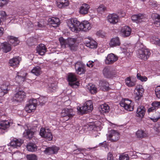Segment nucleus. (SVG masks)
Instances as JSON below:
<instances>
[{
	"label": "nucleus",
	"mask_w": 160,
	"mask_h": 160,
	"mask_svg": "<svg viewBox=\"0 0 160 160\" xmlns=\"http://www.w3.org/2000/svg\"><path fill=\"white\" fill-rule=\"evenodd\" d=\"M26 158L28 160H37V156L34 154H27Z\"/></svg>",
	"instance_id": "obj_46"
},
{
	"label": "nucleus",
	"mask_w": 160,
	"mask_h": 160,
	"mask_svg": "<svg viewBox=\"0 0 160 160\" xmlns=\"http://www.w3.org/2000/svg\"><path fill=\"white\" fill-rule=\"evenodd\" d=\"M137 78L142 82L146 81L148 80V78L146 76H142L139 73L137 74Z\"/></svg>",
	"instance_id": "obj_48"
},
{
	"label": "nucleus",
	"mask_w": 160,
	"mask_h": 160,
	"mask_svg": "<svg viewBox=\"0 0 160 160\" xmlns=\"http://www.w3.org/2000/svg\"><path fill=\"white\" fill-rule=\"evenodd\" d=\"M136 135L138 138H142L147 137V134L144 131L140 129L138 130L137 131Z\"/></svg>",
	"instance_id": "obj_39"
},
{
	"label": "nucleus",
	"mask_w": 160,
	"mask_h": 160,
	"mask_svg": "<svg viewBox=\"0 0 160 160\" xmlns=\"http://www.w3.org/2000/svg\"><path fill=\"white\" fill-rule=\"evenodd\" d=\"M107 158L108 160H114V158L111 152H109L108 153Z\"/></svg>",
	"instance_id": "obj_54"
},
{
	"label": "nucleus",
	"mask_w": 160,
	"mask_h": 160,
	"mask_svg": "<svg viewBox=\"0 0 160 160\" xmlns=\"http://www.w3.org/2000/svg\"><path fill=\"white\" fill-rule=\"evenodd\" d=\"M102 73L104 77L106 78H112L114 74L113 71L108 67H105L102 70Z\"/></svg>",
	"instance_id": "obj_20"
},
{
	"label": "nucleus",
	"mask_w": 160,
	"mask_h": 160,
	"mask_svg": "<svg viewBox=\"0 0 160 160\" xmlns=\"http://www.w3.org/2000/svg\"><path fill=\"white\" fill-rule=\"evenodd\" d=\"M59 41L60 42L62 47L64 48L67 47V40L65 39L63 37H61L59 39Z\"/></svg>",
	"instance_id": "obj_44"
},
{
	"label": "nucleus",
	"mask_w": 160,
	"mask_h": 160,
	"mask_svg": "<svg viewBox=\"0 0 160 160\" xmlns=\"http://www.w3.org/2000/svg\"><path fill=\"white\" fill-rule=\"evenodd\" d=\"M31 72L37 76L39 75L42 73L41 68L39 66L33 68Z\"/></svg>",
	"instance_id": "obj_41"
},
{
	"label": "nucleus",
	"mask_w": 160,
	"mask_h": 160,
	"mask_svg": "<svg viewBox=\"0 0 160 160\" xmlns=\"http://www.w3.org/2000/svg\"><path fill=\"white\" fill-rule=\"evenodd\" d=\"M47 48L45 45L43 44H41L36 48L37 52L41 55H44L46 52Z\"/></svg>",
	"instance_id": "obj_32"
},
{
	"label": "nucleus",
	"mask_w": 160,
	"mask_h": 160,
	"mask_svg": "<svg viewBox=\"0 0 160 160\" xmlns=\"http://www.w3.org/2000/svg\"><path fill=\"white\" fill-rule=\"evenodd\" d=\"M3 52L7 53L11 51L12 49L11 44L6 42L1 43V45Z\"/></svg>",
	"instance_id": "obj_33"
},
{
	"label": "nucleus",
	"mask_w": 160,
	"mask_h": 160,
	"mask_svg": "<svg viewBox=\"0 0 160 160\" xmlns=\"http://www.w3.org/2000/svg\"><path fill=\"white\" fill-rule=\"evenodd\" d=\"M99 109L101 114H104V113L109 112L110 110V107L108 104L104 103L100 106Z\"/></svg>",
	"instance_id": "obj_31"
},
{
	"label": "nucleus",
	"mask_w": 160,
	"mask_h": 160,
	"mask_svg": "<svg viewBox=\"0 0 160 160\" xmlns=\"http://www.w3.org/2000/svg\"><path fill=\"white\" fill-rule=\"evenodd\" d=\"M155 91L157 97L160 98V85L157 86L155 88Z\"/></svg>",
	"instance_id": "obj_49"
},
{
	"label": "nucleus",
	"mask_w": 160,
	"mask_h": 160,
	"mask_svg": "<svg viewBox=\"0 0 160 160\" xmlns=\"http://www.w3.org/2000/svg\"><path fill=\"white\" fill-rule=\"evenodd\" d=\"M118 59L117 56L112 53L108 54L105 60V63L106 64H112L116 61Z\"/></svg>",
	"instance_id": "obj_15"
},
{
	"label": "nucleus",
	"mask_w": 160,
	"mask_h": 160,
	"mask_svg": "<svg viewBox=\"0 0 160 160\" xmlns=\"http://www.w3.org/2000/svg\"><path fill=\"white\" fill-rule=\"evenodd\" d=\"M155 21L154 22V24L157 27H159L160 26V23L159 22L157 21L156 19H155Z\"/></svg>",
	"instance_id": "obj_61"
},
{
	"label": "nucleus",
	"mask_w": 160,
	"mask_h": 160,
	"mask_svg": "<svg viewBox=\"0 0 160 160\" xmlns=\"http://www.w3.org/2000/svg\"><path fill=\"white\" fill-rule=\"evenodd\" d=\"M36 127L32 128L26 129L23 133V137L27 139H31L33 137L34 133L36 131Z\"/></svg>",
	"instance_id": "obj_12"
},
{
	"label": "nucleus",
	"mask_w": 160,
	"mask_h": 160,
	"mask_svg": "<svg viewBox=\"0 0 160 160\" xmlns=\"http://www.w3.org/2000/svg\"><path fill=\"white\" fill-rule=\"evenodd\" d=\"M49 24L53 27H57L60 24V20L59 18L52 17L48 20Z\"/></svg>",
	"instance_id": "obj_26"
},
{
	"label": "nucleus",
	"mask_w": 160,
	"mask_h": 160,
	"mask_svg": "<svg viewBox=\"0 0 160 160\" xmlns=\"http://www.w3.org/2000/svg\"><path fill=\"white\" fill-rule=\"evenodd\" d=\"M120 44V40L118 37L112 38L109 43V45L110 47L119 46Z\"/></svg>",
	"instance_id": "obj_30"
},
{
	"label": "nucleus",
	"mask_w": 160,
	"mask_h": 160,
	"mask_svg": "<svg viewBox=\"0 0 160 160\" xmlns=\"http://www.w3.org/2000/svg\"><path fill=\"white\" fill-rule=\"evenodd\" d=\"M100 88L103 91H108L110 89L109 83L105 80L100 81L99 84Z\"/></svg>",
	"instance_id": "obj_24"
},
{
	"label": "nucleus",
	"mask_w": 160,
	"mask_h": 160,
	"mask_svg": "<svg viewBox=\"0 0 160 160\" xmlns=\"http://www.w3.org/2000/svg\"><path fill=\"white\" fill-rule=\"evenodd\" d=\"M75 68L77 73L81 75L84 73L86 72L85 67L84 64L81 62L78 61L75 65Z\"/></svg>",
	"instance_id": "obj_14"
},
{
	"label": "nucleus",
	"mask_w": 160,
	"mask_h": 160,
	"mask_svg": "<svg viewBox=\"0 0 160 160\" xmlns=\"http://www.w3.org/2000/svg\"><path fill=\"white\" fill-rule=\"evenodd\" d=\"M76 42V40L74 38H68L67 39V47H69L72 51H76L77 48L75 44Z\"/></svg>",
	"instance_id": "obj_18"
},
{
	"label": "nucleus",
	"mask_w": 160,
	"mask_h": 160,
	"mask_svg": "<svg viewBox=\"0 0 160 160\" xmlns=\"http://www.w3.org/2000/svg\"><path fill=\"white\" fill-rule=\"evenodd\" d=\"M40 135L42 137L46 139L49 141H51L53 138L52 133L50 130H46L45 128H42L40 130Z\"/></svg>",
	"instance_id": "obj_8"
},
{
	"label": "nucleus",
	"mask_w": 160,
	"mask_h": 160,
	"mask_svg": "<svg viewBox=\"0 0 160 160\" xmlns=\"http://www.w3.org/2000/svg\"><path fill=\"white\" fill-rule=\"evenodd\" d=\"M69 85L72 88H77L79 85V83L78 81H76L69 84Z\"/></svg>",
	"instance_id": "obj_51"
},
{
	"label": "nucleus",
	"mask_w": 160,
	"mask_h": 160,
	"mask_svg": "<svg viewBox=\"0 0 160 160\" xmlns=\"http://www.w3.org/2000/svg\"><path fill=\"white\" fill-rule=\"evenodd\" d=\"M8 3L6 0H0V6L3 7Z\"/></svg>",
	"instance_id": "obj_56"
},
{
	"label": "nucleus",
	"mask_w": 160,
	"mask_h": 160,
	"mask_svg": "<svg viewBox=\"0 0 160 160\" xmlns=\"http://www.w3.org/2000/svg\"><path fill=\"white\" fill-rule=\"evenodd\" d=\"M4 29L0 27V37L2 36L3 33Z\"/></svg>",
	"instance_id": "obj_63"
},
{
	"label": "nucleus",
	"mask_w": 160,
	"mask_h": 160,
	"mask_svg": "<svg viewBox=\"0 0 160 160\" xmlns=\"http://www.w3.org/2000/svg\"><path fill=\"white\" fill-rule=\"evenodd\" d=\"M91 28V24L88 21H83L80 23L79 31L82 30L87 32L90 30Z\"/></svg>",
	"instance_id": "obj_17"
},
{
	"label": "nucleus",
	"mask_w": 160,
	"mask_h": 160,
	"mask_svg": "<svg viewBox=\"0 0 160 160\" xmlns=\"http://www.w3.org/2000/svg\"><path fill=\"white\" fill-rule=\"evenodd\" d=\"M158 116L157 117H154L153 118H151L150 119L151 120L153 121L154 122H156L158 119L160 118V113L159 112H157Z\"/></svg>",
	"instance_id": "obj_52"
},
{
	"label": "nucleus",
	"mask_w": 160,
	"mask_h": 160,
	"mask_svg": "<svg viewBox=\"0 0 160 160\" xmlns=\"http://www.w3.org/2000/svg\"><path fill=\"white\" fill-rule=\"evenodd\" d=\"M1 15L3 17V18H5L7 16V15L6 12L5 11H2L1 13Z\"/></svg>",
	"instance_id": "obj_62"
},
{
	"label": "nucleus",
	"mask_w": 160,
	"mask_h": 160,
	"mask_svg": "<svg viewBox=\"0 0 160 160\" xmlns=\"http://www.w3.org/2000/svg\"><path fill=\"white\" fill-rule=\"evenodd\" d=\"M86 46L91 48H96L97 47V43L94 40H89L86 42Z\"/></svg>",
	"instance_id": "obj_40"
},
{
	"label": "nucleus",
	"mask_w": 160,
	"mask_h": 160,
	"mask_svg": "<svg viewBox=\"0 0 160 160\" xmlns=\"http://www.w3.org/2000/svg\"><path fill=\"white\" fill-rule=\"evenodd\" d=\"M7 40L14 46L19 44L20 43V41L18 39V38L14 37L12 36H8Z\"/></svg>",
	"instance_id": "obj_29"
},
{
	"label": "nucleus",
	"mask_w": 160,
	"mask_h": 160,
	"mask_svg": "<svg viewBox=\"0 0 160 160\" xmlns=\"http://www.w3.org/2000/svg\"><path fill=\"white\" fill-rule=\"evenodd\" d=\"M109 135L107 136V139L111 142H115L119 138V133L117 131L112 130L109 131Z\"/></svg>",
	"instance_id": "obj_9"
},
{
	"label": "nucleus",
	"mask_w": 160,
	"mask_h": 160,
	"mask_svg": "<svg viewBox=\"0 0 160 160\" xmlns=\"http://www.w3.org/2000/svg\"><path fill=\"white\" fill-rule=\"evenodd\" d=\"M90 92L92 94H95L97 92V88L94 85H92L88 88Z\"/></svg>",
	"instance_id": "obj_47"
},
{
	"label": "nucleus",
	"mask_w": 160,
	"mask_h": 160,
	"mask_svg": "<svg viewBox=\"0 0 160 160\" xmlns=\"http://www.w3.org/2000/svg\"><path fill=\"white\" fill-rule=\"evenodd\" d=\"M59 147L55 145H53L51 147H48L46 148L43 151V152L46 155H50L57 154L59 150Z\"/></svg>",
	"instance_id": "obj_10"
},
{
	"label": "nucleus",
	"mask_w": 160,
	"mask_h": 160,
	"mask_svg": "<svg viewBox=\"0 0 160 160\" xmlns=\"http://www.w3.org/2000/svg\"><path fill=\"white\" fill-rule=\"evenodd\" d=\"M152 17L154 18L155 19L160 23V15L157 14H154L152 15Z\"/></svg>",
	"instance_id": "obj_53"
},
{
	"label": "nucleus",
	"mask_w": 160,
	"mask_h": 160,
	"mask_svg": "<svg viewBox=\"0 0 160 160\" xmlns=\"http://www.w3.org/2000/svg\"><path fill=\"white\" fill-rule=\"evenodd\" d=\"M73 110L71 109L65 108L62 110L61 113V115L62 117H68V119L72 118L73 116Z\"/></svg>",
	"instance_id": "obj_21"
},
{
	"label": "nucleus",
	"mask_w": 160,
	"mask_h": 160,
	"mask_svg": "<svg viewBox=\"0 0 160 160\" xmlns=\"http://www.w3.org/2000/svg\"><path fill=\"white\" fill-rule=\"evenodd\" d=\"M27 74V73L22 71L17 72L15 78L16 82L19 84L22 83L26 80Z\"/></svg>",
	"instance_id": "obj_11"
},
{
	"label": "nucleus",
	"mask_w": 160,
	"mask_h": 160,
	"mask_svg": "<svg viewBox=\"0 0 160 160\" xmlns=\"http://www.w3.org/2000/svg\"><path fill=\"white\" fill-rule=\"evenodd\" d=\"M82 151H84L83 149L78 148L77 149L74 150V152L75 154H79L81 153Z\"/></svg>",
	"instance_id": "obj_57"
},
{
	"label": "nucleus",
	"mask_w": 160,
	"mask_h": 160,
	"mask_svg": "<svg viewBox=\"0 0 160 160\" xmlns=\"http://www.w3.org/2000/svg\"><path fill=\"white\" fill-rule=\"evenodd\" d=\"M90 8V6L89 4L84 3L79 8V12L81 14L85 15L88 13Z\"/></svg>",
	"instance_id": "obj_28"
},
{
	"label": "nucleus",
	"mask_w": 160,
	"mask_h": 160,
	"mask_svg": "<svg viewBox=\"0 0 160 160\" xmlns=\"http://www.w3.org/2000/svg\"><path fill=\"white\" fill-rule=\"evenodd\" d=\"M50 87L53 90H55L57 88V86L55 85L54 84L52 83L51 84V86H50Z\"/></svg>",
	"instance_id": "obj_60"
},
{
	"label": "nucleus",
	"mask_w": 160,
	"mask_h": 160,
	"mask_svg": "<svg viewBox=\"0 0 160 160\" xmlns=\"http://www.w3.org/2000/svg\"><path fill=\"white\" fill-rule=\"evenodd\" d=\"M93 109V104L91 100L87 101L84 105L81 107H78L77 110L80 114L83 115L91 111Z\"/></svg>",
	"instance_id": "obj_2"
},
{
	"label": "nucleus",
	"mask_w": 160,
	"mask_h": 160,
	"mask_svg": "<svg viewBox=\"0 0 160 160\" xmlns=\"http://www.w3.org/2000/svg\"><path fill=\"white\" fill-rule=\"evenodd\" d=\"M149 4L152 8H156L158 5L156 2L154 1H151L149 2Z\"/></svg>",
	"instance_id": "obj_55"
},
{
	"label": "nucleus",
	"mask_w": 160,
	"mask_h": 160,
	"mask_svg": "<svg viewBox=\"0 0 160 160\" xmlns=\"http://www.w3.org/2000/svg\"><path fill=\"white\" fill-rule=\"evenodd\" d=\"M9 88V83L8 82L4 83L1 85L0 88L2 91L1 92L3 93V95L8 92Z\"/></svg>",
	"instance_id": "obj_35"
},
{
	"label": "nucleus",
	"mask_w": 160,
	"mask_h": 160,
	"mask_svg": "<svg viewBox=\"0 0 160 160\" xmlns=\"http://www.w3.org/2000/svg\"><path fill=\"white\" fill-rule=\"evenodd\" d=\"M19 61L17 58H13L9 60V63L10 66L13 67H17L19 64Z\"/></svg>",
	"instance_id": "obj_38"
},
{
	"label": "nucleus",
	"mask_w": 160,
	"mask_h": 160,
	"mask_svg": "<svg viewBox=\"0 0 160 160\" xmlns=\"http://www.w3.org/2000/svg\"><path fill=\"white\" fill-rule=\"evenodd\" d=\"M26 97V93L22 90H19L14 94L12 100L13 102L21 103L24 101Z\"/></svg>",
	"instance_id": "obj_4"
},
{
	"label": "nucleus",
	"mask_w": 160,
	"mask_h": 160,
	"mask_svg": "<svg viewBox=\"0 0 160 160\" xmlns=\"http://www.w3.org/2000/svg\"><path fill=\"white\" fill-rule=\"evenodd\" d=\"M106 9V8L103 5H100L97 9L98 12L99 13L102 14Z\"/></svg>",
	"instance_id": "obj_45"
},
{
	"label": "nucleus",
	"mask_w": 160,
	"mask_h": 160,
	"mask_svg": "<svg viewBox=\"0 0 160 160\" xmlns=\"http://www.w3.org/2000/svg\"><path fill=\"white\" fill-rule=\"evenodd\" d=\"M120 104L121 107H124L127 111H132L133 110L134 102L128 98L124 99V102H120Z\"/></svg>",
	"instance_id": "obj_7"
},
{
	"label": "nucleus",
	"mask_w": 160,
	"mask_h": 160,
	"mask_svg": "<svg viewBox=\"0 0 160 160\" xmlns=\"http://www.w3.org/2000/svg\"><path fill=\"white\" fill-rule=\"evenodd\" d=\"M67 80L69 84L72 82H74L77 80L76 76L75 74L72 73H69L67 78Z\"/></svg>",
	"instance_id": "obj_36"
},
{
	"label": "nucleus",
	"mask_w": 160,
	"mask_h": 160,
	"mask_svg": "<svg viewBox=\"0 0 160 160\" xmlns=\"http://www.w3.org/2000/svg\"><path fill=\"white\" fill-rule=\"evenodd\" d=\"M94 62L89 61L87 64V66L89 68H92L94 66Z\"/></svg>",
	"instance_id": "obj_59"
},
{
	"label": "nucleus",
	"mask_w": 160,
	"mask_h": 160,
	"mask_svg": "<svg viewBox=\"0 0 160 160\" xmlns=\"http://www.w3.org/2000/svg\"><path fill=\"white\" fill-rule=\"evenodd\" d=\"M47 99L44 97H40L38 99V105H40V106H42L44 105L46 102H47Z\"/></svg>",
	"instance_id": "obj_43"
},
{
	"label": "nucleus",
	"mask_w": 160,
	"mask_h": 160,
	"mask_svg": "<svg viewBox=\"0 0 160 160\" xmlns=\"http://www.w3.org/2000/svg\"><path fill=\"white\" fill-rule=\"evenodd\" d=\"M143 17L144 15L143 14L139 13L132 15L131 16V18L132 21L136 22H139L142 21V19L143 18Z\"/></svg>",
	"instance_id": "obj_34"
},
{
	"label": "nucleus",
	"mask_w": 160,
	"mask_h": 160,
	"mask_svg": "<svg viewBox=\"0 0 160 160\" xmlns=\"http://www.w3.org/2000/svg\"><path fill=\"white\" fill-rule=\"evenodd\" d=\"M154 42L156 44L160 46V39H158V40H156Z\"/></svg>",
	"instance_id": "obj_64"
},
{
	"label": "nucleus",
	"mask_w": 160,
	"mask_h": 160,
	"mask_svg": "<svg viewBox=\"0 0 160 160\" xmlns=\"http://www.w3.org/2000/svg\"><path fill=\"white\" fill-rule=\"evenodd\" d=\"M152 107L148 108L147 112L148 113L156 111L158 108H160V101H155L151 104Z\"/></svg>",
	"instance_id": "obj_19"
},
{
	"label": "nucleus",
	"mask_w": 160,
	"mask_h": 160,
	"mask_svg": "<svg viewBox=\"0 0 160 160\" xmlns=\"http://www.w3.org/2000/svg\"><path fill=\"white\" fill-rule=\"evenodd\" d=\"M80 23L76 18L70 19L67 22L68 26L70 30L76 33H78L79 31Z\"/></svg>",
	"instance_id": "obj_1"
},
{
	"label": "nucleus",
	"mask_w": 160,
	"mask_h": 160,
	"mask_svg": "<svg viewBox=\"0 0 160 160\" xmlns=\"http://www.w3.org/2000/svg\"><path fill=\"white\" fill-rule=\"evenodd\" d=\"M146 109L145 107L142 105L138 107L136 111V116L141 118H143L144 116Z\"/></svg>",
	"instance_id": "obj_23"
},
{
	"label": "nucleus",
	"mask_w": 160,
	"mask_h": 160,
	"mask_svg": "<svg viewBox=\"0 0 160 160\" xmlns=\"http://www.w3.org/2000/svg\"><path fill=\"white\" fill-rule=\"evenodd\" d=\"M26 147L28 151L30 152H34L37 149V147L36 144L32 142L28 143Z\"/></svg>",
	"instance_id": "obj_37"
},
{
	"label": "nucleus",
	"mask_w": 160,
	"mask_h": 160,
	"mask_svg": "<svg viewBox=\"0 0 160 160\" xmlns=\"http://www.w3.org/2000/svg\"><path fill=\"white\" fill-rule=\"evenodd\" d=\"M131 31L132 29L129 26H125L122 28L120 32L124 37H127L130 35Z\"/></svg>",
	"instance_id": "obj_22"
},
{
	"label": "nucleus",
	"mask_w": 160,
	"mask_h": 160,
	"mask_svg": "<svg viewBox=\"0 0 160 160\" xmlns=\"http://www.w3.org/2000/svg\"><path fill=\"white\" fill-rule=\"evenodd\" d=\"M56 2L57 7L60 8H64L69 4L68 0H56Z\"/></svg>",
	"instance_id": "obj_27"
},
{
	"label": "nucleus",
	"mask_w": 160,
	"mask_h": 160,
	"mask_svg": "<svg viewBox=\"0 0 160 160\" xmlns=\"http://www.w3.org/2000/svg\"><path fill=\"white\" fill-rule=\"evenodd\" d=\"M135 90L134 100L136 102H138L142 97L144 90L142 88V86L138 85L137 86Z\"/></svg>",
	"instance_id": "obj_5"
},
{
	"label": "nucleus",
	"mask_w": 160,
	"mask_h": 160,
	"mask_svg": "<svg viewBox=\"0 0 160 160\" xmlns=\"http://www.w3.org/2000/svg\"><path fill=\"white\" fill-rule=\"evenodd\" d=\"M108 18L110 23L113 24L117 23L119 19V16L114 13L109 14L108 16Z\"/></svg>",
	"instance_id": "obj_25"
},
{
	"label": "nucleus",
	"mask_w": 160,
	"mask_h": 160,
	"mask_svg": "<svg viewBox=\"0 0 160 160\" xmlns=\"http://www.w3.org/2000/svg\"><path fill=\"white\" fill-rule=\"evenodd\" d=\"M99 145L106 148L108 146V144L107 143L106 141H105L102 142L100 143L99 144Z\"/></svg>",
	"instance_id": "obj_58"
},
{
	"label": "nucleus",
	"mask_w": 160,
	"mask_h": 160,
	"mask_svg": "<svg viewBox=\"0 0 160 160\" xmlns=\"http://www.w3.org/2000/svg\"><path fill=\"white\" fill-rule=\"evenodd\" d=\"M10 124V122L8 120L0 121V133L3 134L7 132V129L9 128Z\"/></svg>",
	"instance_id": "obj_13"
},
{
	"label": "nucleus",
	"mask_w": 160,
	"mask_h": 160,
	"mask_svg": "<svg viewBox=\"0 0 160 160\" xmlns=\"http://www.w3.org/2000/svg\"><path fill=\"white\" fill-rule=\"evenodd\" d=\"M23 142L24 141L22 139L14 138L11 141L10 144L13 148H17L18 147H20Z\"/></svg>",
	"instance_id": "obj_16"
},
{
	"label": "nucleus",
	"mask_w": 160,
	"mask_h": 160,
	"mask_svg": "<svg viewBox=\"0 0 160 160\" xmlns=\"http://www.w3.org/2000/svg\"><path fill=\"white\" fill-rule=\"evenodd\" d=\"M38 104V102L37 99L32 98L30 99L28 103L27 104L25 107V110L28 113L33 112L36 109Z\"/></svg>",
	"instance_id": "obj_6"
},
{
	"label": "nucleus",
	"mask_w": 160,
	"mask_h": 160,
	"mask_svg": "<svg viewBox=\"0 0 160 160\" xmlns=\"http://www.w3.org/2000/svg\"><path fill=\"white\" fill-rule=\"evenodd\" d=\"M126 85L128 87H134L136 85V82L131 80L130 77L127 78L125 80Z\"/></svg>",
	"instance_id": "obj_42"
},
{
	"label": "nucleus",
	"mask_w": 160,
	"mask_h": 160,
	"mask_svg": "<svg viewBox=\"0 0 160 160\" xmlns=\"http://www.w3.org/2000/svg\"><path fill=\"white\" fill-rule=\"evenodd\" d=\"M151 54L149 50L146 47H143L138 49L137 55L140 59L146 60Z\"/></svg>",
	"instance_id": "obj_3"
},
{
	"label": "nucleus",
	"mask_w": 160,
	"mask_h": 160,
	"mask_svg": "<svg viewBox=\"0 0 160 160\" xmlns=\"http://www.w3.org/2000/svg\"><path fill=\"white\" fill-rule=\"evenodd\" d=\"M129 158L128 154L120 155L119 159L120 160H129Z\"/></svg>",
	"instance_id": "obj_50"
}]
</instances>
